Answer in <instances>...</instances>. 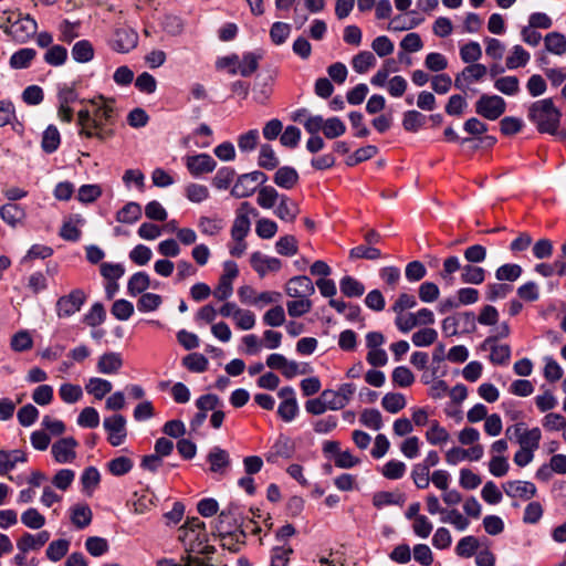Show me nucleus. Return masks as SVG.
<instances>
[{
  "label": "nucleus",
  "instance_id": "obj_57",
  "mask_svg": "<svg viewBox=\"0 0 566 566\" xmlns=\"http://www.w3.org/2000/svg\"><path fill=\"white\" fill-rule=\"evenodd\" d=\"M10 345L14 352H25L32 348L33 338L28 331H20L11 337Z\"/></svg>",
  "mask_w": 566,
  "mask_h": 566
},
{
  "label": "nucleus",
  "instance_id": "obj_15",
  "mask_svg": "<svg viewBox=\"0 0 566 566\" xmlns=\"http://www.w3.org/2000/svg\"><path fill=\"white\" fill-rule=\"evenodd\" d=\"M216 166V160L208 154H199L186 157V167L188 171L195 177L212 172Z\"/></svg>",
  "mask_w": 566,
  "mask_h": 566
},
{
  "label": "nucleus",
  "instance_id": "obj_49",
  "mask_svg": "<svg viewBox=\"0 0 566 566\" xmlns=\"http://www.w3.org/2000/svg\"><path fill=\"white\" fill-rule=\"evenodd\" d=\"M287 313L291 317H301L313 307V303L310 297H300L286 303Z\"/></svg>",
  "mask_w": 566,
  "mask_h": 566
},
{
  "label": "nucleus",
  "instance_id": "obj_20",
  "mask_svg": "<svg viewBox=\"0 0 566 566\" xmlns=\"http://www.w3.org/2000/svg\"><path fill=\"white\" fill-rule=\"evenodd\" d=\"M207 460L210 463V471L213 473H219L221 475L226 474V471L230 465L229 453L219 447H214L211 449L207 457Z\"/></svg>",
  "mask_w": 566,
  "mask_h": 566
},
{
  "label": "nucleus",
  "instance_id": "obj_52",
  "mask_svg": "<svg viewBox=\"0 0 566 566\" xmlns=\"http://www.w3.org/2000/svg\"><path fill=\"white\" fill-rule=\"evenodd\" d=\"M494 87L505 95H516L520 92V81L513 75L503 76L494 82Z\"/></svg>",
  "mask_w": 566,
  "mask_h": 566
},
{
  "label": "nucleus",
  "instance_id": "obj_41",
  "mask_svg": "<svg viewBox=\"0 0 566 566\" xmlns=\"http://www.w3.org/2000/svg\"><path fill=\"white\" fill-rule=\"evenodd\" d=\"M281 196L272 186H264L258 191L256 202L263 209H271L280 200Z\"/></svg>",
  "mask_w": 566,
  "mask_h": 566
},
{
  "label": "nucleus",
  "instance_id": "obj_51",
  "mask_svg": "<svg viewBox=\"0 0 566 566\" xmlns=\"http://www.w3.org/2000/svg\"><path fill=\"white\" fill-rule=\"evenodd\" d=\"M198 228L202 234L214 237L223 229V222L218 218L200 217Z\"/></svg>",
  "mask_w": 566,
  "mask_h": 566
},
{
  "label": "nucleus",
  "instance_id": "obj_64",
  "mask_svg": "<svg viewBox=\"0 0 566 566\" xmlns=\"http://www.w3.org/2000/svg\"><path fill=\"white\" fill-rule=\"evenodd\" d=\"M460 56L464 63H475L482 56V49L478 42L471 41L461 46Z\"/></svg>",
  "mask_w": 566,
  "mask_h": 566
},
{
  "label": "nucleus",
  "instance_id": "obj_7",
  "mask_svg": "<svg viewBox=\"0 0 566 566\" xmlns=\"http://www.w3.org/2000/svg\"><path fill=\"white\" fill-rule=\"evenodd\" d=\"M250 214L256 216L258 211L250 202H242L237 210V217L231 228V238L233 241H242V239H245L249 234L251 229Z\"/></svg>",
  "mask_w": 566,
  "mask_h": 566
},
{
  "label": "nucleus",
  "instance_id": "obj_50",
  "mask_svg": "<svg viewBox=\"0 0 566 566\" xmlns=\"http://www.w3.org/2000/svg\"><path fill=\"white\" fill-rule=\"evenodd\" d=\"M182 365L192 373H203L208 369V359L199 353H192L184 357Z\"/></svg>",
  "mask_w": 566,
  "mask_h": 566
},
{
  "label": "nucleus",
  "instance_id": "obj_55",
  "mask_svg": "<svg viewBox=\"0 0 566 566\" xmlns=\"http://www.w3.org/2000/svg\"><path fill=\"white\" fill-rule=\"evenodd\" d=\"M106 318V312L102 303H95L84 315L83 322L91 327L101 325Z\"/></svg>",
  "mask_w": 566,
  "mask_h": 566
},
{
  "label": "nucleus",
  "instance_id": "obj_35",
  "mask_svg": "<svg viewBox=\"0 0 566 566\" xmlns=\"http://www.w3.org/2000/svg\"><path fill=\"white\" fill-rule=\"evenodd\" d=\"M61 144V135L54 125H50L43 132L41 147L46 154L54 153Z\"/></svg>",
  "mask_w": 566,
  "mask_h": 566
},
{
  "label": "nucleus",
  "instance_id": "obj_8",
  "mask_svg": "<svg viewBox=\"0 0 566 566\" xmlns=\"http://www.w3.org/2000/svg\"><path fill=\"white\" fill-rule=\"evenodd\" d=\"M86 301L85 293L75 289L67 295L61 296L56 302V314L59 317H70L77 313Z\"/></svg>",
  "mask_w": 566,
  "mask_h": 566
},
{
  "label": "nucleus",
  "instance_id": "obj_34",
  "mask_svg": "<svg viewBox=\"0 0 566 566\" xmlns=\"http://www.w3.org/2000/svg\"><path fill=\"white\" fill-rule=\"evenodd\" d=\"M486 272L483 268L474 264H464L461 271V281L465 284H482Z\"/></svg>",
  "mask_w": 566,
  "mask_h": 566
},
{
  "label": "nucleus",
  "instance_id": "obj_46",
  "mask_svg": "<svg viewBox=\"0 0 566 566\" xmlns=\"http://www.w3.org/2000/svg\"><path fill=\"white\" fill-rule=\"evenodd\" d=\"M480 546L479 539L472 535L462 537L457 546L455 553L460 557L470 558L472 557Z\"/></svg>",
  "mask_w": 566,
  "mask_h": 566
},
{
  "label": "nucleus",
  "instance_id": "obj_2",
  "mask_svg": "<svg viewBox=\"0 0 566 566\" xmlns=\"http://www.w3.org/2000/svg\"><path fill=\"white\" fill-rule=\"evenodd\" d=\"M178 539L182 543L187 553L210 555L214 553V547L208 545V534L206 525L200 518L192 517L178 530Z\"/></svg>",
  "mask_w": 566,
  "mask_h": 566
},
{
  "label": "nucleus",
  "instance_id": "obj_44",
  "mask_svg": "<svg viewBox=\"0 0 566 566\" xmlns=\"http://www.w3.org/2000/svg\"><path fill=\"white\" fill-rule=\"evenodd\" d=\"M150 285L149 275L145 272L135 273L128 281L127 291L132 296L146 291Z\"/></svg>",
  "mask_w": 566,
  "mask_h": 566
},
{
  "label": "nucleus",
  "instance_id": "obj_33",
  "mask_svg": "<svg viewBox=\"0 0 566 566\" xmlns=\"http://www.w3.org/2000/svg\"><path fill=\"white\" fill-rule=\"evenodd\" d=\"M142 207L137 202H128L116 213V220L120 223H135L142 218Z\"/></svg>",
  "mask_w": 566,
  "mask_h": 566
},
{
  "label": "nucleus",
  "instance_id": "obj_27",
  "mask_svg": "<svg viewBox=\"0 0 566 566\" xmlns=\"http://www.w3.org/2000/svg\"><path fill=\"white\" fill-rule=\"evenodd\" d=\"M0 217L11 227H15L25 217V211L17 203H7L0 208Z\"/></svg>",
  "mask_w": 566,
  "mask_h": 566
},
{
  "label": "nucleus",
  "instance_id": "obj_10",
  "mask_svg": "<svg viewBox=\"0 0 566 566\" xmlns=\"http://www.w3.org/2000/svg\"><path fill=\"white\" fill-rule=\"evenodd\" d=\"M103 426L108 433V442L114 446H120L127 436L126 419L122 415H113L104 419Z\"/></svg>",
  "mask_w": 566,
  "mask_h": 566
},
{
  "label": "nucleus",
  "instance_id": "obj_6",
  "mask_svg": "<svg viewBox=\"0 0 566 566\" xmlns=\"http://www.w3.org/2000/svg\"><path fill=\"white\" fill-rule=\"evenodd\" d=\"M434 321V314L431 310L421 308L416 313L397 315L395 318V324L400 332L408 333L417 326L432 325Z\"/></svg>",
  "mask_w": 566,
  "mask_h": 566
},
{
  "label": "nucleus",
  "instance_id": "obj_58",
  "mask_svg": "<svg viewBox=\"0 0 566 566\" xmlns=\"http://www.w3.org/2000/svg\"><path fill=\"white\" fill-rule=\"evenodd\" d=\"M392 382L398 387H410L415 382V375L405 366H398L391 374Z\"/></svg>",
  "mask_w": 566,
  "mask_h": 566
},
{
  "label": "nucleus",
  "instance_id": "obj_36",
  "mask_svg": "<svg viewBox=\"0 0 566 566\" xmlns=\"http://www.w3.org/2000/svg\"><path fill=\"white\" fill-rule=\"evenodd\" d=\"M72 56L78 63H87L94 59V48L88 40H81L72 48Z\"/></svg>",
  "mask_w": 566,
  "mask_h": 566
},
{
  "label": "nucleus",
  "instance_id": "obj_18",
  "mask_svg": "<svg viewBox=\"0 0 566 566\" xmlns=\"http://www.w3.org/2000/svg\"><path fill=\"white\" fill-rule=\"evenodd\" d=\"M138 43V34L129 29L122 28L115 32L112 48L120 53H127L133 50Z\"/></svg>",
  "mask_w": 566,
  "mask_h": 566
},
{
  "label": "nucleus",
  "instance_id": "obj_59",
  "mask_svg": "<svg viewBox=\"0 0 566 566\" xmlns=\"http://www.w3.org/2000/svg\"><path fill=\"white\" fill-rule=\"evenodd\" d=\"M346 132L345 124L338 117L324 120L323 134L328 139L342 136Z\"/></svg>",
  "mask_w": 566,
  "mask_h": 566
},
{
  "label": "nucleus",
  "instance_id": "obj_3",
  "mask_svg": "<svg viewBox=\"0 0 566 566\" xmlns=\"http://www.w3.org/2000/svg\"><path fill=\"white\" fill-rule=\"evenodd\" d=\"M527 116L539 133L554 135L559 127L562 114L552 98H544L531 104Z\"/></svg>",
  "mask_w": 566,
  "mask_h": 566
},
{
  "label": "nucleus",
  "instance_id": "obj_12",
  "mask_svg": "<svg viewBox=\"0 0 566 566\" xmlns=\"http://www.w3.org/2000/svg\"><path fill=\"white\" fill-rule=\"evenodd\" d=\"M488 73L485 65L472 63L465 66L461 73L455 76L454 86L458 90L465 91L467 86L472 82L482 80Z\"/></svg>",
  "mask_w": 566,
  "mask_h": 566
},
{
  "label": "nucleus",
  "instance_id": "obj_25",
  "mask_svg": "<svg viewBox=\"0 0 566 566\" xmlns=\"http://www.w3.org/2000/svg\"><path fill=\"white\" fill-rule=\"evenodd\" d=\"M235 510V507H228L219 514L214 525V531L217 534L228 533L235 528H240Z\"/></svg>",
  "mask_w": 566,
  "mask_h": 566
},
{
  "label": "nucleus",
  "instance_id": "obj_40",
  "mask_svg": "<svg viewBox=\"0 0 566 566\" xmlns=\"http://www.w3.org/2000/svg\"><path fill=\"white\" fill-rule=\"evenodd\" d=\"M406 405V398L400 392H388L381 399V407L390 413H398Z\"/></svg>",
  "mask_w": 566,
  "mask_h": 566
},
{
  "label": "nucleus",
  "instance_id": "obj_30",
  "mask_svg": "<svg viewBox=\"0 0 566 566\" xmlns=\"http://www.w3.org/2000/svg\"><path fill=\"white\" fill-rule=\"evenodd\" d=\"M112 389L113 385L111 381L98 377L90 378L85 386L87 394L93 395L97 400L103 399Z\"/></svg>",
  "mask_w": 566,
  "mask_h": 566
},
{
  "label": "nucleus",
  "instance_id": "obj_48",
  "mask_svg": "<svg viewBox=\"0 0 566 566\" xmlns=\"http://www.w3.org/2000/svg\"><path fill=\"white\" fill-rule=\"evenodd\" d=\"M359 421L363 426L371 429L379 430L382 427V416L378 409L367 408L360 413Z\"/></svg>",
  "mask_w": 566,
  "mask_h": 566
},
{
  "label": "nucleus",
  "instance_id": "obj_23",
  "mask_svg": "<svg viewBox=\"0 0 566 566\" xmlns=\"http://www.w3.org/2000/svg\"><path fill=\"white\" fill-rule=\"evenodd\" d=\"M123 366L122 355L119 353L109 352L103 354L97 361V370L101 374H116Z\"/></svg>",
  "mask_w": 566,
  "mask_h": 566
},
{
  "label": "nucleus",
  "instance_id": "obj_1",
  "mask_svg": "<svg viewBox=\"0 0 566 566\" xmlns=\"http://www.w3.org/2000/svg\"><path fill=\"white\" fill-rule=\"evenodd\" d=\"M114 99L98 96L91 101L93 111L81 109L77 113L80 135L86 138H97L105 142L114 136L112 126L116 119Z\"/></svg>",
  "mask_w": 566,
  "mask_h": 566
},
{
  "label": "nucleus",
  "instance_id": "obj_54",
  "mask_svg": "<svg viewBox=\"0 0 566 566\" xmlns=\"http://www.w3.org/2000/svg\"><path fill=\"white\" fill-rule=\"evenodd\" d=\"M59 395L64 402L75 403L83 397V390L78 385L65 382L60 386Z\"/></svg>",
  "mask_w": 566,
  "mask_h": 566
},
{
  "label": "nucleus",
  "instance_id": "obj_31",
  "mask_svg": "<svg viewBox=\"0 0 566 566\" xmlns=\"http://www.w3.org/2000/svg\"><path fill=\"white\" fill-rule=\"evenodd\" d=\"M531 59V54L522 46L514 45L506 57L505 64L509 70L524 67Z\"/></svg>",
  "mask_w": 566,
  "mask_h": 566
},
{
  "label": "nucleus",
  "instance_id": "obj_60",
  "mask_svg": "<svg viewBox=\"0 0 566 566\" xmlns=\"http://www.w3.org/2000/svg\"><path fill=\"white\" fill-rule=\"evenodd\" d=\"M276 252L281 255L292 256L298 251L297 240L294 235L281 237L275 244Z\"/></svg>",
  "mask_w": 566,
  "mask_h": 566
},
{
  "label": "nucleus",
  "instance_id": "obj_56",
  "mask_svg": "<svg viewBox=\"0 0 566 566\" xmlns=\"http://www.w3.org/2000/svg\"><path fill=\"white\" fill-rule=\"evenodd\" d=\"M134 467L132 459L128 457H118L107 463L108 471L115 476H122L128 473Z\"/></svg>",
  "mask_w": 566,
  "mask_h": 566
},
{
  "label": "nucleus",
  "instance_id": "obj_9",
  "mask_svg": "<svg viewBox=\"0 0 566 566\" xmlns=\"http://www.w3.org/2000/svg\"><path fill=\"white\" fill-rule=\"evenodd\" d=\"M38 32V22L30 14H21L15 22L13 30L9 31L11 36L18 43H27Z\"/></svg>",
  "mask_w": 566,
  "mask_h": 566
},
{
  "label": "nucleus",
  "instance_id": "obj_14",
  "mask_svg": "<svg viewBox=\"0 0 566 566\" xmlns=\"http://www.w3.org/2000/svg\"><path fill=\"white\" fill-rule=\"evenodd\" d=\"M76 447L77 441L73 437H67L54 442L51 452L56 462L69 463L72 462L76 457Z\"/></svg>",
  "mask_w": 566,
  "mask_h": 566
},
{
  "label": "nucleus",
  "instance_id": "obj_19",
  "mask_svg": "<svg viewBox=\"0 0 566 566\" xmlns=\"http://www.w3.org/2000/svg\"><path fill=\"white\" fill-rule=\"evenodd\" d=\"M49 539L50 533L48 531H41L36 535L25 533L18 539L17 546L20 552L27 553L31 549H40Z\"/></svg>",
  "mask_w": 566,
  "mask_h": 566
},
{
  "label": "nucleus",
  "instance_id": "obj_39",
  "mask_svg": "<svg viewBox=\"0 0 566 566\" xmlns=\"http://www.w3.org/2000/svg\"><path fill=\"white\" fill-rule=\"evenodd\" d=\"M460 259L455 255H450L443 260L442 270L439 272V276L447 283H453V274L458 271H462Z\"/></svg>",
  "mask_w": 566,
  "mask_h": 566
},
{
  "label": "nucleus",
  "instance_id": "obj_24",
  "mask_svg": "<svg viewBox=\"0 0 566 566\" xmlns=\"http://www.w3.org/2000/svg\"><path fill=\"white\" fill-rule=\"evenodd\" d=\"M218 536L220 538L221 546L232 553H238L245 544V533L240 528L218 534Z\"/></svg>",
  "mask_w": 566,
  "mask_h": 566
},
{
  "label": "nucleus",
  "instance_id": "obj_17",
  "mask_svg": "<svg viewBox=\"0 0 566 566\" xmlns=\"http://www.w3.org/2000/svg\"><path fill=\"white\" fill-rule=\"evenodd\" d=\"M27 461L28 457L22 450H0V475H7L12 481L13 476L9 472L15 468L17 463Z\"/></svg>",
  "mask_w": 566,
  "mask_h": 566
},
{
  "label": "nucleus",
  "instance_id": "obj_26",
  "mask_svg": "<svg viewBox=\"0 0 566 566\" xmlns=\"http://www.w3.org/2000/svg\"><path fill=\"white\" fill-rule=\"evenodd\" d=\"M544 45L547 52L555 55L566 54V36L557 31L549 32L544 38Z\"/></svg>",
  "mask_w": 566,
  "mask_h": 566
},
{
  "label": "nucleus",
  "instance_id": "obj_11",
  "mask_svg": "<svg viewBox=\"0 0 566 566\" xmlns=\"http://www.w3.org/2000/svg\"><path fill=\"white\" fill-rule=\"evenodd\" d=\"M285 293L292 298L310 297L315 293V287L310 277L298 275L287 281Z\"/></svg>",
  "mask_w": 566,
  "mask_h": 566
},
{
  "label": "nucleus",
  "instance_id": "obj_45",
  "mask_svg": "<svg viewBox=\"0 0 566 566\" xmlns=\"http://www.w3.org/2000/svg\"><path fill=\"white\" fill-rule=\"evenodd\" d=\"M72 523L78 527L84 528L92 522V511L86 504H78L72 509L71 515Z\"/></svg>",
  "mask_w": 566,
  "mask_h": 566
},
{
  "label": "nucleus",
  "instance_id": "obj_62",
  "mask_svg": "<svg viewBox=\"0 0 566 566\" xmlns=\"http://www.w3.org/2000/svg\"><path fill=\"white\" fill-rule=\"evenodd\" d=\"M256 189V186H253L250 180L245 177V175H241L231 189V195L235 198H247L251 196Z\"/></svg>",
  "mask_w": 566,
  "mask_h": 566
},
{
  "label": "nucleus",
  "instance_id": "obj_22",
  "mask_svg": "<svg viewBox=\"0 0 566 566\" xmlns=\"http://www.w3.org/2000/svg\"><path fill=\"white\" fill-rule=\"evenodd\" d=\"M275 216L283 221L294 222L300 213L298 205L285 195H282L274 211Z\"/></svg>",
  "mask_w": 566,
  "mask_h": 566
},
{
  "label": "nucleus",
  "instance_id": "obj_32",
  "mask_svg": "<svg viewBox=\"0 0 566 566\" xmlns=\"http://www.w3.org/2000/svg\"><path fill=\"white\" fill-rule=\"evenodd\" d=\"M262 53H244L242 60H239L238 73L244 77L252 75L258 70L259 62L262 60Z\"/></svg>",
  "mask_w": 566,
  "mask_h": 566
},
{
  "label": "nucleus",
  "instance_id": "obj_42",
  "mask_svg": "<svg viewBox=\"0 0 566 566\" xmlns=\"http://www.w3.org/2000/svg\"><path fill=\"white\" fill-rule=\"evenodd\" d=\"M258 164L266 170H273L279 166V158L271 145L263 144L260 147Z\"/></svg>",
  "mask_w": 566,
  "mask_h": 566
},
{
  "label": "nucleus",
  "instance_id": "obj_53",
  "mask_svg": "<svg viewBox=\"0 0 566 566\" xmlns=\"http://www.w3.org/2000/svg\"><path fill=\"white\" fill-rule=\"evenodd\" d=\"M426 438L430 444L437 446L446 443L450 439V434L446 428L434 420L431 422L430 429L427 430Z\"/></svg>",
  "mask_w": 566,
  "mask_h": 566
},
{
  "label": "nucleus",
  "instance_id": "obj_38",
  "mask_svg": "<svg viewBox=\"0 0 566 566\" xmlns=\"http://www.w3.org/2000/svg\"><path fill=\"white\" fill-rule=\"evenodd\" d=\"M376 65V57L369 51H361L352 59V66L358 74H365Z\"/></svg>",
  "mask_w": 566,
  "mask_h": 566
},
{
  "label": "nucleus",
  "instance_id": "obj_47",
  "mask_svg": "<svg viewBox=\"0 0 566 566\" xmlns=\"http://www.w3.org/2000/svg\"><path fill=\"white\" fill-rule=\"evenodd\" d=\"M522 273L523 269L521 265L515 263H506L496 269L495 277L500 282H514L522 275Z\"/></svg>",
  "mask_w": 566,
  "mask_h": 566
},
{
  "label": "nucleus",
  "instance_id": "obj_5",
  "mask_svg": "<svg viewBox=\"0 0 566 566\" xmlns=\"http://www.w3.org/2000/svg\"><path fill=\"white\" fill-rule=\"evenodd\" d=\"M475 113L489 120H496L506 111V102L499 95L482 94L475 102Z\"/></svg>",
  "mask_w": 566,
  "mask_h": 566
},
{
  "label": "nucleus",
  "instance_id": "obj_13",
  "mask_svg": "<svg viewBox=\"0 0 566 566\" xmlns=\"http://www.w3.org/2000/svg\"><path fill=\"white\" fill-rule=\"evenodd\" d=\"M250 264L260 277H264L269 272H277L282 268L280 259L266 256L259 251L251 254Z\"/></svg>",
  "mask_w": 566,
  "mask_h": 566
},
{
  "label": "nucleus",
  "instance_id": "obj_16",
  "mask_svg": "<svg viewBox=\"0 0 566 566\" xmlns=\"http://www.w3.org/2000/svg\"><path fill=\"white\" fill-rule=\"evenodd\" d=\"M504 492L510 497L530 500L536 495L537 489L528 481H507L503 484Z\"/></svg>",
  "mask_w": 566,
  "mask_h": 566
},
{
  "label": "nucleus",
  "instance_id": "obj_21",
  "mask_svg": "<svg viewBox=\"0 0 566 566\" xmlns=\"http://www.w3.org/2000/svg\"><path fill=\"white\" fill-rule=\"evenodd\" d=\"M298 172L290 166L279 168L273 176L274 184L286 190L293 189L298 184Z\"/></svg>",
  "mask_w": 566,
  "mask_h": 566
},
{
  "label": "nucleus",
  "instance_id": "obj_43",
  "mask_svg": "<svg viewBox=\"0 0 566 566\" xmlns=\"http://www.w3.org/2000/svg\"><path fill=\"white\" fill-rule=\"evenodd\" d=\"M43 59L49 65L61 66L66 62L67 50L60 44H53L46 50Z\"/></svg>",
  "mask_w": 566,
  "mask_h": 566
},
{
  "label": "nucleus",
  "instance_id": "obj_63",
  "mask_svg": "<svg viewBox=\"0 0 566 566\" xmlns=\"http://www.w3.org/2000/svg\"><path fill=\"white\" fill-rule=\"evenodd\" d=\"M21 522L29 528L39 530L45 524V517L36 509H28L21 515Z\"/></svg>",
  "mask_w": 566,
  "mask_h": 566
},
{
  "label": "nucleus",
  "instance_id": "obj_37",
  "mask_svg": "<svg viewBox=\"0 0 566 566\" xmlns=\"http://www.w3.org/2000/svg\"><path fill=\"white\" fill-rule=\"evenodd\" d=\"M340 292L347 297H360L365 286L357 279L346 275L339 282Z\"/></svg>",
  "mask_w": 566,
  "mask_h": 566
},
{
  "label": "nucleus",
  "instance_id": "obj_29",
  "mask_svg": "<svg viewBox=\"0 0 566 566\" xmlns=\"http://www.w3.org/2000/svg\"><path fill=\"white\" fill-rule=\"evenodd\" d=\"M36 56V51L31 48H23L14 52L9 61V64L14 70L27 69Z\"/></svg>",
  "mask_w": 566,
  "mask_h": 566
},
{
  "label": "nucleus",
  "instance_id": "obj_61",
  "mask_svg": "<svg viewBox=\"0 0 566 566\" xmlns=\"http://www.w3.org/2000/svg\"><path fill=\"white\" fill-rule=\"evenodd\" d=\"M437 331L430 327L419 329L413 333L411 337L413 345L418 347L430 346L437 340Z\"/></svg>",
  "mask_w": 566,
  "mask_h": 566
},
{
  "label": "nucleus",
  "instance_id": "obj_28",
  "mask_svg": "<svg viewBox=\"0 0 566 566\" xmlns=\"http://www.w3.org/2000/svg\"><path fill=\"white\" fill-rule=\"evenodd\" d=\"M541 439L542 432L539 428L535 427L532 429H527L525 427L521 436H518L516 442L518 443L520 448L535 451L539 447Z\"/></svg>",
  "mask_w": 566,
  "mask_h": 566
},
{
  "label": "nucleus",
  "instance_id": "obj_4",
  "mask_svg": "<svg viewBox=\"0 0 566 566\" xmlns=\"http://www.w3.org/2000/svg\"><path fill=\"white\" fill-rule=\"evenodd\" d=\"M441 328L446 337L473 333L476 328L475 316L472 312L455 313L442 321Z\"/></svg>",
  "mask_w": 566,
  "mask_h": 566
}]
</instances>
